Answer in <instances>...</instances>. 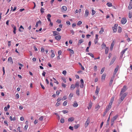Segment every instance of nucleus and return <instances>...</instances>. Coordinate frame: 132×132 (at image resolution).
<instances>
[{
  "label": "nucleus",
  "mask_w": 132,
  "mask_h": 132,
  "mask_svg": "<svg viewBox=\"0 0 132 132\" xmlns=\"http://www.w3.org/2000/svg\"><path fill=\"white\" fill-rule=\"evenodd\" d=\"M44 9L43 8H42V7L41 8V9H40V11L42 13H43L44 12Z\"/></svg>",
  "instance_id": "nucleus-46"
},
{
  "label": "nucleus",
  "mask_w": 132,
  "mask_h": 132,
  "mask_svg": "<svg viewBox=\"0 0 132 132\" xmlns=\"http://www.w3.org/2000/svg\"><path fill=\"white\" fill-rule=\"evenodd\" d=\"M100 90V88H98V86H97L96 87V91L95 92V93L97 94V95H98V92Z\"/></svg>",
  "instance_id": "nucleus-16"
},
{
  "label": "nucleus",
  "mask_w": 132,
  "mask_h": 132,
  "mask_svg": "<svg viewBox=\"0 0 132 132\" xmlns=\"http://www.w3.org/2000/svg\"><path fill=\"white\" fill-rule=\"evenodd\" d=\"M126 90V86L124 85L121 89L120 93V95H122V93L125 92Z\"/></svg>",
  "instance_id": "nucleus-2"
},
{
  "label": "nucleus",
  "mask_w": 132,
  "mask_h": 132,
  "mask_svg": "<svg viewBox=\"0 0 132 132\" xmlns=\"http://www.w3.org/2000/svg\"><path fill=\"white\" fill-rule=\"evenodd\" d=\"M119 68V66L118 65L117 66L116 68L114 70V71L113 73V75H114V76H115V75L116 74L117 71L118 70V69Z\"/></svg>",
  "instance_id": "nucleus-6"
},
{
  "label": "nucleus",
  "mask_w": 132,
  "mask_h": 132,
  "mask_svg": "<svg viewBox=\"0 0 132 132\" xmlns=\"http://www.w3.org/2000/svg\"><path fill=\"white\" fill-rule=\"evenodd\" d=\"M96 13V12L94 10H92V15H94Z\"/></svg>",
  "instance_id": "nucleus-43"
},
{
  "label": "nucleus",
  "mask_w": 132,
  "mask_h": 132,
  "mask_svg": "<svg viewBox=\"0 0 132 132\" xmlns=\"http://www.w3.org/2000/svg\"><path fill=\"white\" fill-rule=\"evenodd\" d=\"M67 10V8L66 6H63L61 8V10L62 12L66 11Z\"/></svg>",
  "instance_id": "nucleus-7"
},
{
  "label": "nucleus",
  "mask_w": 132,
  "mask_h": 132,
  "mask_svg": "<svg viewBox=\"0 0 132 132\" xmlns=\"http://www.w3.org/2000/svg\"><path fill=\"white\" fill-rule=\"evenodd\" d=\"M128 49V48H127L122 51L121 52V54L122 56L123 54L125 53L126 51Z\"/></svg>",
  "instance_id": "nucleus-15"
},
{
  "label": "nucleus",
  "mask_w": 132,
  "mask_h": 132,
  "mask_svg": "<svg viewBox=\"0 0 132 132\" xmlns=\"http://www.w3.org/2000/svg\"><path fill=\"white\" fill-rule=\"evenodd\" d=\"M67 73L66 71L65 70H63L62 72V73L65 75Z\"/></svg>",
  "instance_id": "nucleus-59"
},
{
  "label": "nucleus",
  "mask_w": 132,
  "mask_h": 132,
  "mask_svg": "<svg viewBox=\"0 0 132 132\" xmlns=\"http://www.w3.org/2000/svg\"><path fill=\"white\" fill-rule=\"evenodd\" d=\"M74 118L71 117L68 119V121L72 122L74 121Z\"/></svg>",
  "instance_id": "nucleus-19"
},
{
  "label": "nucleus",
  "mask_w": 132,
  "mask_h": 132,
  "mask_svg": "<svg viewBox=\"0 0 132 132\" xmlns=\"http://www.w3.org/2000/svg\"><path fill=\"white\" fill-rule=\"evenodd\" d=\"M82 23V22L81 21H79L77 23V25L78 26H80V24H81Z\"/></svg>",
  "instance_id": "nucleus-47"
},
{
  "label": "nucleus",
  "mask_w": 132,
  "mask_h": 132,
  "mask_svg": "<svg viewBox=\"0 0 132 132\" xmlns=\"http://www.w3.org/2000/svg\"><path fill=\"white\" fill-rule=\"evenodd\" d=\"M67 104V101H65L63 103V105L64 106H66Z\"/></svg>",
  "instance_id": "nucleus-38"
},
{
  "label": "nucleus",
  "mask_w": 132,
  "mask_h": 132,
  "mask_svg": "<svg viewBox=\"0 0 132 132\" xmlns=\"http://www.w3.org/2000/svg\"><path fill=\"white\" fill-rule=\"evenodd\" d=\"M55 56V54L54 53H52L51 55V57L52 58Z\"/></svg>",
  "instance_id": "nucleus-62"
},
{
  "label": "nucleus",
  "mask_w": 132,
  "mask_h": 132,
  "mask_svg": "<svg viewBox=\"0 0 132 132\" xmlns=\"http://www.w3.org/2000/svg\"><path fill=\"white\" fill-rule=\"evenodd\" d=\"M75 86L74 85L72 84L70 86V88L71 89L73 90L75 88Z\"/></svg>",
  "instance_id": "nucleus-27"
},
{
  "label": "nucleus",
  "mask_w": 132,
  "mask_h": 132,
  "mask_svg": "<svg viewBox=\"0 0 132 132\" xmlns=\"http://www.w3.org/2000/svg\"><path fill=\"white\" fill-rule=\"evenodd\" d=\"M12 27H13V30H16V26H14V25H13V26H12Z\"/></svg>",
  "instance_id": "nucleus-61"
},
{
  "label": "nucleus",
  "mask_w": 132,
  "mask_h": 132,
  "mask_svg": "<svg viewBox=\"0 0 132 132\" xmlns=\"http://www.w3.org/2000/svg\"><path fill=\"white\" fill-rule=\"evenodd\" d=\"M109 48L108 47H106L105 50V53L106 54H107L108 53Z\"/></svg>",
  "instance_id": "nucleus-28"
},
{
  "label": "nucleus",
  "mask_w": 132,
  "mask_h": 132,
  "mask_svg": "<svg viewBox=\"0 0 132 132\" xmlns=\"http://www.w3.org/2000/svg\"><path fill=\"white\" fill-rule=\"evenodd\" d=\"M104 31V29L103 27H102L101 28V30L100 31H99V33L102 34L103 33V32Z\"/></svg>",
  "instance_id": "nucleus-21"
},
{
  "label": "nucleus",
  "mask_w": 132,
  "mask_h": 132,
  "mask_svg": "<svg viewBox=\"0 0 132 132\" xmlns=\"http://www.w3.org/2000/svg\"><path fill=\"white\" fill-rule=\"evenodd\" d=\"M114 96L112 97L111 100L110 102L112 103L114 100Z\"/></svg>",
  "instance_id": "nucleus-39"
},
{
  "label": "nucleus",
  "mask_w": 132,
  "mask_h": 132,
  "mask_svg": "<svg viewBox=\"0 0 132 132\" xmlns=\"http://www.w3.org/2000/svg\"><path fill=\"white\" fill-rule=\"evenodd\" d=\"M8 61H10V62H12L13 63V60L12 58L10 57H9L8 59Z\"/></svg>",
  "instance_id": "nucleus-32"
},
{
  "label": "nucleus",
  "mask_w": 132,
  "mask_h": 132,
  "mask_svg": "<svg viewBox=\"0 0 132 132\" xmlns=\"http://www.w3.org/2000/svg\"><path fill=\"white\" fill-rule=\"evenodd\" d=\"M81 85H80V87L81 88H82L84 87V82L82 79H81L80 80Z\"/></svg>",
  "instance_id": "nucleus-9"
},
{
  "label": "nucleus",
  "mask_w": 132,
  "mask_h": 132,
  "mask_svg": "<svg viewBox=\"0 0 132 132\" xmlns=\"http://www.w3.org/2000/svg\"><path fill=\"white\" fill-rule=\"evenodd\" d=\"M60 122L62 123H63L64 122V119H61L60 120Z\"/></svg>",
  "instance_id": "nucleus-54"
},
{
  "label": "nucleus",
  "mask_w": 132,
  "mask_h": 132,
  "mask_svg": "<svg viewBox=\"0 0 132 132\" xmlns=\"http://www.w3.org/2000/svg\"><path fill=\"white\" fill-rule=\"evenodd\" d=\"M101 47L102 49L104 48L105 47L106 48V45L103 43L101 45Z\"/></svg>",
  "instance_id": "nucleus-24"
},
{
  "label": "nucleus",
  "mask_w": 132,
  "mask_h": 132,
  "mask_svg": "<svg viewBox=\"0 0 132 132\" xmlns=\"http://www.w3.org/2000/svg\"><path fill=\"white\" fill-rule=\"evenodd\" d=\"M84 42V40L82 39H81L79 41V43L80 44H81Z\"/></svg>",
  "instance_id": "nucleus-48"
},
{
  "label": "nucleus",
  "mask_w": 132,
  "mask_h": 132,
  "mask_svg": "<svg viewBox=\"0 0 132 132\" xmlns=\"http://www.w3.org/2000/svg\"><path fill=\"white\" fill-rule=\"evenodd\" d=\"M113 82L112 81H111L110 80L109 83V86H111L112 85V83Z\"/></svg>",
  "instance_id": "nucleus-56"
},
{
  "label": "nucleus",
  "mask_w": 132,
  "mask_h": 132,
  "mask_svg": "<svg viewBox=\"0 0 132 132\" xmlns=\"http://www.w3.org/2000/svg\"><path fill=\"white\" fill-rule=\"evenodd\" d=\"M61 36L60 35H57L55 37V38L56 40L59 41L61 39Z\"/></svg>",
  "instance_id": "nucleus-11"
},
{
  "label": "nucleus",
  "mask_w": 132,
  "mask_h": 132,
  "mask_svg": "<svg viewBox=\"0 0 132 132\" xmlns=\"http://www.w3.org/2000/svg\"><path fill=\"white\" fill-rule=\"evenodd\" d=\"M53 36H54L58 35L59 34V33L57 32L56 31H53Z\"/></svg>",
  "instance_id": "nucleus-18"
},
{
  "label": "nucleus",
  "mask_w": 132,
  "mask_h": 132,
  "mask_svg": "<svg viewBox=\"0 0 132 132\" xmlns=\"http://www.w3.org/2000/svg\"><path fill=\"white\" fill-rule=\"evenodd\" d=\"M114 44L113 43H111V45L110 49H112L113 46H114Z\"/></svg>",
  "instance_id": "nucleus-51"
},
{
  "label": "nucleus",
  "mask_w": 132,
  "mask_h": 132,
  "mask_svg": "<svg viewBox=\"0 0 132 132\" xmlns=\"http://www.w3.org/2000/svg\"><path fill=\"white\" fill-rule=\"evenodd\" d=\"M28 127V125H27L25 126L24 128V130H26Z\"/></svg>",
  "instance_id": "nucleus-53"
},
{
  "label": "nucleus",
  "mask_w": 132,
  "mask_h": 132,
  "mask_svg": "<svg viewBox=\"0 0 132 132\" xmlns=\"http://www.w3.org/2000/svg\"><path fill=\"white\" fill-rule=\"evenodd\" d=\"M88 54L91 56L92 58H94V56L92 53H89Z\"/></svg>",
  "instance_id": "nucleus-44"
},
{
  "label": "nucleus",
  "mask_w": 132,
  "mask_h": 132,
  "mask_svg": "<svg viewBox=\"0 0 132 132\" xmlns=\"http://www.w3.org/2000/svg\"><path fill=\"white\" fill-rule=\"evenodd\" d=\"M89 120V118H88L85 123V126L86 128L88 126L90 123Z\"/></svg>",
  "instance_id": "nucleus-5"
},
{
  "label": "nucleus",
  "mask_w": 132,
  "mask_h": 132,
  "mask_svg": "<svg viewBox=\"0 0 132 132\" xmlns=\"http://www.w3.org/2000/svg\"><path fill=\"white\" fill-rule=\"evenodd\" d=\"M79 82H76L75 85V87H78L79 86Z\"/></svg>",
  "instance_id": "nucleus-34"
},
{
  "label": "nucleus",
  "mask_w": 132,
  "mask_h": 132,
  "mask_svg": "<svg viewBox=\"0 0 132 132\" xmlns=\"http://www.w3.org/2000/svg\"><path fill=\"white\" fill-rule=\"evenodd\" d=\"M100 108V106L99 105H98L96 106L95 108L96 109V111H97Z\"/></svg>",
  "instance_id": "nucleus-31"
},
{
  "label": "nucleus",
  "mask_w": 132,
  "mask_h": 132,
  "mask_svg": "<svg viewBox=\"0 0 132 132\" xmlns=\"http://www.w3.org/2000/svg\"><path fill=\"white\" fill-rule=\"evenodd\" d=\"M62 86L63 87H64V88H65L66 87L65 84H64L63 83H62Z\"/></svg>",
  "instance_id": "nucleus-57"
},
{
  "label": "nucleus",
  "mask_w": 132,
  "mask_h": 132,
  "mask_svg": "<svg viewBox=\"0 0 132 132\" xmlns=\"http://www.w3.org/2000/svg\"><path fill=\"white\" fill-rule=\"evenodd\" d=\"M115 76H114V75H113V76L112 77H111V79H110V80L111 81H112V82H113V80L114 79Z\"/></svg>",
  "instance_id": "nucleus-36"
},
{
  "label": "nucleus",
  "mask_w": 132,
  "mask_h": 132,
  "mask_svg": "<svg viewBox=\"0 0 132 132\" xmlns=\"http://www.w3.org/2000/svg\"><path fill=\"white\" fill-rule=\"evenodd\" d=\"M108 112V111H107L106 110H105V111H104V113H103V117H104L105 115L106 114V113Z\"/></svg>",
  "instance_id": "nucleus-49"
},
{
  "label": "nucleus",
  "mask_w": 132,
  "mask_h": 132,
  "mask_svg": "<svg viewBox=\"0 0 132 132\" xmlns=\"http://www.w3.org/2000/svg\"><path fill=\"white\" fill-rule=\"evenodd\" d=\"M80 126V125L79 124L76 125L74 126V127L75 129H77Z\"/></svg>",
  "instance_id": "nucleus-29"
},
{
  "label": "nucleus",
  "mask_w": 132,
  "mask_h": 132,
  "mask_svg": "<svg viewBox=\"0 0 132 132\" xmlns=\"http://www.w3.org/2000/svg\"><path fill=\"white\" fill-rule=\"evenodd\" d=\"M111 107V106L108 105V106L106 108L105 110L108 111L110 109Z\"/></svg>",
  "instance_id": "nucleus-25"
},
{
  "label": "nucleus",
  "mask_w": 132,
  "mask_h": 132,
  "mask_svg": "<svg viewBox=\"0 0 132 132\" xmlns=\"http://www.w3.org/2000/svg\"><path fill=\"white\" fill-rule=\"evenodd\" d=\"M132 8V4H131L130 3L129 4V5L128 7V9L129 10H130Z\"/></svg>",
  "instance_id": "nucleus-35"
},
{
  "label": "nucleus",
  "mask_w": 132,
  "mask_h": 132,
  "mask_svg": "<svg viewBox=\"0 0 132 132\" xmlns=\"http://www.w3.org/2000/svg\"><path fill=\"white\" fill-rule=\"evenodd\" d=\"M17 130L19 131V132H22L20 130V127H18V128Z\"/></svg>",
  "instance_id": "nucleus-64"
},
{
  "label": "nucleus",
  "mask_w": 132,
  "mask_h": 132,
  "mask_svg": "<svg viewBox=\"0 0 132 132\" xmlns=\"http://www.w3.org/2000/svg\"><path fill=\"white\" fill-rule=\"evenodd\" d=\"M39 23L40 24H41V22L40 20H39L38 22H36L35 26L36 27H38Z\"/></svg>",
  "instance_id": "nucleus-22"
},
{
  "label": "nucleus",
  "mask_w": 132,
  "mask_h": 132,
  "mask_svg": "<svg viewBox=\"0 0 132 132\" xmlns=\"http://www.w3.org/2000/svg\"><path fill=\"white\" fill-rule=\"evenodd\" d=\"M68 50L72 54H73L74 53L73 50L71 49H68Z\"/></svg>",
  "instance_id": "nucleus-37"
},
{
  "label": "nucleus",
  "mask_w": 132,
  "mask_h": 132,
  "mask_svg": "<svg viewBox=\"0 0 132 132\" xmlns=\"http://www.w3.org/2000/svg\"><path fill=\"white\" fill-rule=\"evenodd\" d=\"M128 16L129 18H130L132 17V13L131 12H129L128 14Z\"/></svg>",
  "instance_id": "nucleus-33"
},
{
  "label": "nucleus",
  "mask_w": 132,
  "mask_h": 132,
  "mask_svg": "<svg viewBox=\"0 0 132 132\" xmlns=\"http://www.w3.org/2000/svg\"><path fill=\"white\" fill-rule=\"evenodd\" d=\"M92 104L91 102L89 103L88 106V109L89 110L91 108Z\"/></svg>",
  "instance_id": "nucleus-20"
},
{
  "label": "nucleus",
  "mask_w": 132,
  "mask_h": 132,
  "mask_svg": "<svg viewBox=\"0 0 132 132\" xmlns=\"http://www.w3.org/2000/svg\"><path fill=\"white\" fill-rule=\"evenodd\" d=\"M106 5L109 7H111L112 6V4L110 2L106 4Z\"/></svg>",
  "instance_id": "nucleus-23"
},
{
  "label": "nucleus",
  "mask_w": 132,
  "mask_h": 132,
  "mask_svg": "<svg viewBox=\"0 0 132 132\" xmlns=\"http://www.w3.org/2000/svg\"><path fill=\"white\" fill-rule=\"evenodd\" d=\"M104 67L102 69L100 73L101 74H102L104 70Z\"/></svg>",
  "instance_id": "nucleus-42"
},
{
  "label": "nucleus",
  "mask_w": 132,
  "mask_h": 132,
  "mask_svg": "<svg viewBox=\"0 0 132 132\" xmlns=\"http://www.w3.org/2000/svg\"><path fill=\"white\" fill-rule=\"evenodd\" d=\"M79 89H77L76 92V94L78 95H79Z\"/></svg>",
  "instance_id": "nucleus-45"
},
{
  "label": "nucleus",
  "mask_w": 132,
  "mask_h": 132,
  "mask_svg": "<svg viewBox=\"0 0 132 132\" xmlns=\"http://www.w3.org/2000/svg\"><path fill=\"white\" fill-rule=\"evenodd\" d=\"M127 21V19L125 18H122L121 21V23L122 24H124L126 23Z\"/></svg>",
  "instance_id": "nucleus-4"
},
{
  "label": "nucleus",
  "mask_w": 132,
  "mask_h": 132,
  "mask_svg": "<svg viewBox=\"0 0 132 132\" xmlns=\"http://www.w3.org/2000/svg\"><path fill=\"white\" fill-rule=\"evenodd\" d=\"M127 95V94L126 93H124L122 95L120 98V99L122 101L123 100L125 97Z\"/></svg>",
  "instance_id": "nucleus-8"
},
{
  "label": "nucleus",
  "mask_w": 132,
  "mask_h": 132,
  "mask_svg": "<svg viewBox=\"0 0 132 132\" xmlns=\"http://www.w3.org/2000/svg\"><path fill=\"white\" fill-rule=\"evenodd\" d=\"M116 59L115 57H113L111 60L109 64L110 65H112Z\"/></svg>",
  "instance_id": "nucleus-10"
},
{
  "label": "nucleus",
  "mask_w": 132,
  "mask_h": 132,
  "mask_svg": "<svg viewBox=\"0 0 132 132\" xmlns=\"http://www.w3.org/2000/svg\"><path fill=\"white\" fill-rule=\"evenodd\" d=\"M118 115H116L114 116L111 119V126H112L113 125V124H114V121L117 119L118 117Z\"/></svg>",
  "instance_id": "nucleus-1"
},
{
  "label": "nucleus",
  "mask_w": 132,
  "mask_h": 132,
  "mask_svg": "<svg viewBox=\"0 0 132 132\" xmlns=\"http://www.w3.org/2000/svg\"><path fill=\"white\" fill-rule=\"evenodd\" d=\"M4 124L6 125L7 126H8V125L7 123V121H5L4 122Z\"/></svg>",
  "instance_id": "nucleus-60"
},
{
  "label": "nucleus",
  "mask_w": 132,
  "mask_h": 132,
  "mask_svg": "<svg viewBox=\"0 0 132 132\" xmlns=\"http://www.w3.org/2000/svg\"><path fill=\"white\" fill-rule=\"evenodd\" d=\"M73 105L74 107L76 108L77 107L78 105V104L76 101H75L73 104Z\"/></svg>",
  "instance_id": "nucleus-17"
},
{
  "label": "nucleus",
  "mask_w": 132,
  "mask_h": 132,
  "mask_svg": "<svg viewBox=\"0 0 132 132\" xmlns=\"http://www.w3.org/2000/svg\"><path fill=\"white\" fill-rule=\"evenodd\" d=\"M62 79L64 82L65 83L66 82V79L65 78H62Z\"/></svg>",
  "instance_id": "nucleus-58"
},
{
  "label": "nucleus",
  "mask_w": 132,
  "mask_h": 132,
  "mask_svg": "<svg viewBox=\"0 0 132 132\" xmlns=\"http://www.w3.org/2000/svg\"><path fill=\"white\" fill-rule=\"evenodd\" d=\"M89 11L87 9H86L85 11V16L86 17H87L88 15Z\"/></svg>",
  "instance_id": "nucleus-12"
},
{
  "label": "nucleus",
  "mask_w": 132,
  "mask_h": 132,
  "mask_svg": "<svg viewBox=\"0 0 132 132\" xmlns=\"http://www.w3.org/2000/svg\"><path fill=\"white\" fill-rule=\"evenodd\" d=\"M60 105V103L57 102L56 103L55 105V106H59Z\"/></svg>",
  "instance_id": "nucleus-63"
},
{
  "label": "nucleus",
  "mask_w": 132,
  "mask_h": 132,
  "mask_svg": "<svg viewBox=\"0 0 132 132\" xmlns=\"http://www.w3.org/2000/svg\"><path fill=\"white\" fill-rule=\"evenodd\" d=\"M51 15L50 14H48L47 15V18L48 21L49 22H50L51 21L50 18L51 17Z\"/></svg>",
  "instance_id": "nucleus-14"
},
{
  "label": "nucleus",
  "mask_w": 132,
  "mask_h": 132,
  "mask_svg": "<svg viewBox=\"0 0 132 132\" xmlns=\"http://www.w3.org/2000/svg\"><path fill=\"white\" fill-rule=\"evenodd\" d=\"M43 116H41L39 119V120L40 121L43 120Z\"/></svg>",
  "instance_id": "nucleus-50"
},
{
  "label": "nucleus",
  "mask_w": 132,
  "mask_h": 132,
  "mask_svg": "<svg viewBox=\"0 0 132 132\" xmlns=\"http://www.w3.org/2000/svg\"><path fill=\"white\" fill-rule=\"evenodd\" d=\"M73 94L72 93H71L69 96V99L70 100H71L72 97H73Z\"/></svg>",
  "instance_id": "nucleus-30"
},
{
  "label": "nucleus",
  "mask_w": 132,
  "mask_h": 132,
  "mask_svg": "<svg viewBox=\"0 0 132 132\" xmlns=\"http://www.w3.org/2000/svg\"><path fill=\"white\" fill-rule=\"evenodd\" d=\"M61 90H57L56 92V95H58L60 93V92H61Z\"/></svg>",
  "instance_id": "nucleus-40"
},
{
  "label": "nucleus",
  "mask_w": 132,
  "mask_h": 132,
  "mask_svg": "<svg viewBox=\"0 0 132 132\" xmlns=\"http://www.w3.org/2000/svg\"><path fill=\"white\" fill-rule=\"evenodd\" d=\"M67 98V96H63L62 100H66Z\"/></svg>",
  "instance_id": "nucleus-52"
},
{
  "label": "nucleus",
  "mask_w": 132,
  "mask_h": 132,
  "mask_svg": "<svg viewBox=\"0 0 132 132\" xmlns=\"http://www.w3.org/2000/svg\"><path fill=\"white\" fill-rule=\"evenodd\" d=\"M118 26V24H115L114 27H112L113 32H116L117 31Z\"/></svg>",
  "instance_id": "nucleus-3"
},
{
  "label": "nucleus",
  "mask_w": 132,
  "mask_h": 132,
  "mask_svg": "<svg viewBox=\"0 0 132 132\" xmlns=\"http://www.w3.org/2000/svg\"><path fill=\"white\" fill-rule=\"evenodd\" d=\"M53 79H54V80L55 81L54 82V83H56L57 85L59 84V83L58 82L55 78H53Z\"/></svg>",
  "instance_id": "nucleus-41"
},
{
  "label": "nucleus",
  "mask_w": 132,
  "mask_h": 132,
  "mask_svg": "<svg viewBox=\"0 0 132 132\" xmlns=\"http://www.w3.org/2000/svg\"><path fill=\"white\" fill-rule=\"evenodd\" d=\"M66 23L67 25H70V22L69 21H67L66 22Z\"/></svg>",
  "instance_id": "nucleus-55"
},
{
  "label": "nucleus",
  "mask_w": 132,
  "mask_h": 132,
  "mask_svg": "<svg viewBox=\"0 0 132 132\" xmlns=\"http://www.w3.org/2000/svg\"><path fill=\"white\" fill-rule=\"evenodd\" d=\"M106 76V74H103L102 76L101 77V80L102 81H104L105 79V77Z\"/></svg>",
  "instance_id": "nucleus-13"
},
{
  "label": "nucleus",
  "mask_w": 132,
  "mask_h": 132,
  "mask_svg": "<svg viewBox=\"0 0 132 132\" xmlns=\"http://www.w3.org/2000/svg\"><path fill=\"white\" fill-rule=\"evenodd\" d=\"M122 31V28L120 26L118 27V32L119 33H121Z\"/></svg>",
  "instance_id": "nucleus-26"
}]
</instances>
